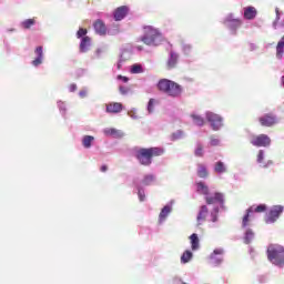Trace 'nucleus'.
Returning <instances> with one entry per match:
<instances>
[{
    "instance_id": "nucleus-1",
    "label": "nucleus",
    "mask_w": 284,
    "mask_h": 284,
    "mask_svg": "<svg viewBox=\"0 0 284 284\" xmlns=\"http://www.w3.org/2000/svg\"><path fill=\"white\" fill-rule=\"evenodd\" d=\"M156 88L160 92L166 94V97H172L173 99H176L183 94V87L170 79H160Z\"/></svg>"
},
{
    "instance_id": "nucleus-2",
    "label": "nucleus",
    "mask_w": 284,
    "mask_h": 284,
    "mask_svg": "<svg viewBox=\"0 0 284 284\" xmlns=\"http://www.w3.org/2000/svg\"><path fill=\"white\" fill-rule=\"evenodd\" d=\"M161 155H163V149L161 148H142L135 152V159H138L141 165L145 166L152 165V159Z\"/></svg>"
},
{
    "instance_id": "nucleus-3",
    "label": "nucleus",
    "mask_w": 284,
    "mask_h": 284,
    "mask_svg": "<svg viewBox=\"0 0 284 284\" xmlns=\"http://www.w3.org/2000/svg\"><path fill=\"white\" fill-rule=\"evenodd\" d=\"M161 32L152 26L144 27V34L140 38V41L145 45H159L161 43Z\"/></svg>"
},
{
    "instance_id": "nucleus-4",
    "label": "nucleus",
    "mask_w": 284,
    "mask_h": 284,
    "mask_svg": "<svg viewBox=\"0 0 284 284\" xmlns=\"http://www.w3.org/2000/svg\"><path fill=\"white\" fill-rule=\"evenodd\" d=\"M267 258L273 265L284 267V247L280 245H270L267 248Z\"/></svg>"
},
{
    "instance_id": "nucleus-5",
    "label": "nucleus",
    "mask_w": 284,
    "mask_h": 284,
    "mask_svg": "<svg viewBox=\"0 0 284 284\" xmlns=\"http://www.w3.org/2000/svg\"><path fill=\"white\" fill-rule=\"evenodd\" d=\"M250 143L255 148H267L271 145L272 139L267 134L252 135Z\"/></svg>"
},
{
    "instance_id": "nucleus-6",
    "label": "nucleus",
    "mask_w": 284,
    "mask_h": 284,
    "mask_svg": "<svg viewBox=\"0 0 284 284\" xmlns=\"http://www.w3.org/2000/svg\"><path fill=\"white\" fill-rule=\"evenodd\" d=\"M283 205H274L266 214L265 223H276V221H278V216L283 214Z\"/></svg>"
},
{
    "instance_id": "nucleus-7",
    "label": "nucleus",
    "mask_w": 284,
    "mask_h": 284,
    "mask_svg": "<svg viewBox=\"0 0 284 284\" xmlns=\"http://www.w3.org/2000/svg\"><path fill=\"white\" fill-rule=\"evenodd\" d=\"M206 121L211 123L212 130H221L223 128V118L214 112L206 113Z\"/></svg>"
},
{
    "instance_id": "nucleus-8",
    "label": "nucleus",
    "mask_w": 284,
    "mask_h": 284,
    "mask_svg": "<svg viewBox=\"0 0 284 284\" xmlns=\"http://www.w3.org/2000/svg\"><path fill=\"white\" fill-rule=\"evenodd\" d=\"M258 122L262 128H273V125H276V123H278V119H276V115H274V113H266L258 118Z\"/></svg>"
},
{
    "instance_id": "nucleus-9",
    "label": "nucleus",
    "mask_w": 284,
    "mask_h": 284,
    "mask_svg": "<svg viewBox=\"0 0 284 284\" xmlns=\"http://www.w3.org/2000/svg\"><path fill=\"white\" fill-rule=\"evenodd\" d=\"M224 23L230 28V30H233L234 32L239 30L240 26H243V21L239 18H235L234 14H229L225 18Z\"/></svg>"
},
{
    "instance_id": "nucleus-10",
    "label": "nucleus",
    "mask_w": 284,
    "mask_h": 284,
    "mask_svg": "<svg viewBox=\"0 0 284 284\" xmlns=\"http://www.w3.org/2000/svg\"><path fill=\"white\" fill-rule=\"evenodd\" d=\"M205 201L207 205H214L215 203H219V205H224L225 203V195L221 192H215L214 195H206Z\"/></svg>"
},
{
    "instance_id": "nucleus-11",
    "label": "nucleus",
    "mask_w": 284,
    "mask_h": 284,
    "mask_svg": "<svg viewBox=\"0 0 284 284\" xmlns=\"http://www.w3.org/2000/svg\"><path fill=\"white\" fill-rule=\"evenodd\" d=\"M178 64H179V55L176 52L171 51L170 57L166 60L165 68L166 70H174V68H176Z\"/></svg>"
},
{
    "instance_id": "nucleus-12",
    "label": "nucleus",
    "mask_w": 284,
    "mask_h": 284,
    "mask_svg": "<svg viewBox=\"0 0 284 284\" xmlns=\"http://www.w3.org/2000/svg\"><path fill=\"white\" fill-rule=\"evenodd\" d=\"M93 28L97 34H100V37H104V34H108V27H105V22H103V20L101 19H98L93 23Z\"/></svg>"
},
{
    "instance_id": "nucleus-13",
    "label": "nucleus",
    "mask_w": 284,
    "mask_h": 284,
    "mask_svg": "<svg viewBox=\"0 0 284 284\" xmlns=\"http://www.w3.org/2000/svg\"><path fill=\"white\" fill-rule=\"evenodd\" d=\"M129 11H130V9L126 6H122V7H119L118 9H115V11H114L115 21H122V19H125Z\"/></svg>"
},
{
    "instance_id": "nucleus-14",
    "label": "nucleus",
    "mask_w": 284,
    "mask_h": 284,
    "mask_svg": "<svg viewBox=\"0 0 284 284\" xmlns=\"http://www.w3.org/2000/svg\"><path fill=\"white\" fill-rule=\"evenodd\" d=\"M207 214H210L207 205H202L196 216L197 225L204 223V221L207 219Z\"/></svg>"
},
{
    "instance_id": "nucleus-15",
    "label": "nucleus",
    "mask_w": 284,
    "mask_h": 284,
    "mask_svg": "<svg viewBox=\"0 0 284 284\" xmlns=\"http://www.w3.org/2000/svg\"><path fill=\"white\" fill-rule=\"evenodd\" d=\"M258 14V11L254 7H245L244 8V19L247 21H252L256 19V16Z\"/></svg>"
},
{
    "instance_id": "nucleus-16",
    "label": "nucleus",
    "mask_w": 284,
    "mask_h": 284,
    "mask_svg": "<svg viewBox=\"0 0 284 284\" xmlns=\"http://www.w3.org/2000/svg\"><path fill=\"white\" fill-rule=\"evenodd\" d=\"M34 53L37 58L32 61V65L37 68L43 63V47H37Z\"/></svg>"
},
{
    "instance_id": "nucleus-17",
    "label": "nucleus",
    "mask_w": 284,
    "mask_h": 284,
    "mask_svg": "<svg viewBox=\"0 0 284 284\" xmlns=\"http://www.w3.org/2000/svg\"><path fill=\"white\" fill-rule=\"evenodd\" d=\"M123 110V104L119 102H112L106 104V112L111 114H119Z\"/></svg>"
},
{
    "instance_id": "nucleus-18",
    "label": "nucleus",
    "mask_w": 284,
    "mask_h": 284,
    "mask_svg": "<svg viewBox=\"0 0 284 284\" xmlns=\"http://www.w3.org/2000/svg\"><path fill=\"white\" fill-rule=\"evenodd\" d=\"M190 241H191V250H193V252H195V250H199V247H201L199 235L196 233H193L190 236Z\"/></svg>"
},
{
    "instance_id": "nucleus-19",
    "label": "nucleus",
    "mask_w": 284,
    "mask_h": 284,
    "mask_svg": "<svg viewBox=\"0 0 284 284\" xmlns=\"http://www.w3.org/2000/svg\"><path fill=\"white\" fill-rule=\"evenodd\" d=\"M283 54H284V37H282V39L277 42V45H276L277 59H283Z\"/></svg>"
},
{
    "instance_id": "nucleus-20",
    "label": "nucleus",
    "mask_w": 284,
    "mask_h": 284,
    "mask_svg": "<svg viewBox=\"0 0 284 284\" xmlns=\"http://www.w3.org/2000/svg\"><path fill=\"white\" fill-rule=\"evenodd\" d=\"M223 254H224L223 248H216L213 251L210 258H211V261H214L215 263H221V258L217 256H223Z\"/></svg>"
},
{
    "instance_id": "nucleus-21",
    "label": "nucleus",
    "mask_w": 284,
    "mask_h": 284,
    "mask_svg": "<svg viewBox=\"0 0 284 284\" xmlns=\"http://www.w3.org/2000/svg\"><path fill=\"white\" fill-rule=\"evenodd\" d=\"M197 192L200 194H203L204 196H210V187L207 185H205V183L203 182H199L197 184Z\"/></svg>"
},
{
    "instance_id": "nucleus-22",
    "label": "nucleus",
    "mask_w": 284,
    "mask_h": 284,
    "mask_svg": "<svg viewBox=\"0 0 284 284\" xmlns=\"http://www.w3.org/2000/svg\"><path fill=\"white\" fill-rule=\"evenodd\" d=\"M90 48V37H83L80 43V52H87Z\"/></svg>"
},
{
    "instance_id": "nucleus-23",
    "label": "nucleus",
    "mask_w": 284,
    "mask_h": 284,
    "mask_svg": "<svg viewBox=\"0 0 284 284\" xmlns=\"http://www.w3.org/2000/svg\"><path fill=\"white\" fill-rule=\"evenodd\" d=\"M94 142V136L92 135H85L83 139H82V145L83 148H85L87 150L92 148V143Z\"/></svg>"
},
{
    "instance_id": "nucleus-24",
    "label": "nucleus",
    "mask_w": 284,
    "mask_h": 284,
    "mask_svg": "<svg viewBox=\"0 0 284 284\" xmlns=\"http://www.w3.org/2000/svg\"><path fill=\"white\" fill-rule=\"evenodd\" d=\"M170 212H172V209H170V206H164L162 209V211L160 212V215H159L160 223H163V221L165 219H168V215L170 214Z\"/></svg>"
},
{
    "instance_id": "nucleus-25",
    "label": "nucleus",
    "mask_w": 284,
    "mask_h": 284,
    "mask_svg": "<svg viewBox=\"0 0 284 284\" xmlns=\"http://www.w3.org/2000/svg\"><path fill=\"white\" fill-rule=\"evenodd\" d=\"M265 210H267V206L265 204H260L257 206L248 207V212H251V214L254 212L261 214V213L265 212Z\"/></svg>"
},
{
    "instance_id": "nucleus-26",
    "label": "nucleus",
    "mask_w": 284,
    "mask_h": 284,
    "mask_svg": "<svg viewBox=\"0 0 284 284\" xmlns=\"http://www.w3.org/2000/svg\"><path fill=\"white\" fill-rule=\"evenodd\" d=\"M214 170L217 174H223L227 172V169L225 168V164L222 161L215 163Z\"/></svg>"
},
{
    "instance_id": "nucleus-27",
    "label": "nucleus",
    "mask_w": 284,
    "mask_h": 284,
    "mask_svg": "<svg viewBox=\"0 0 284 284\" xmlns=\"http://www.w3.org/2000/svg\"><path fill=\"white\" fill-rule=\"evenodd\" d=\"M191 118L193 119V122L200 128L205 125V119H203L201 115L191 114Z\"/></svg>"
},
{
    "instance_id": "nucleus-28",
    "label": "nucleus",
    "mask_w": 284,
    "mask_h": 284,
    "mask_svg": "<svg viewBox=\"0 0 284 284\" xmlns=\"http://www.w3.org/2000/svg\"><path fill=\"white\" fill-rule=\"evenodd\" d=\"M207 174L209 173H207V169L205 168V165L199 164L197 176H200V179H206Z\"/></svg>"
},
{
    "instance_id": "nucleus-29",
    "label": "nucleus",
    "mask_w": 284,
    "mask_h": 284,
    "mask_svg": "<svg viewBox=\"0 0 284 284\" xmlns=\"http://www.w3.org/2000/svg\"><path fill=\"white\" fill-rule=\"evenodd\" d=\"M192 251H185L181 256V263H190V261H192Z\"/></svg>"
},
{
    "instance_id": "nucleus-30",
    "label": "nucleus",
    "mask_w": 284,
    "mask_h": 284,
    "mask_svg": "<svg viewBox=\"0 0 284 284\" xmlns=\"http://www.w3.org/2000/svg\"><path fill=\"white\" fill-rule=\"evenodd\" d=\"M131 74H143V65L141 64H133L130 70Z\"/></svg>"
},
{
    "instance_id": "nucleus-31",
    "label": "nucleus",
    "mask_w": 284,
    "mask_h": 284,
    "mask_svg": "<svg viewBox=\"0 0 284 284\" xmlns=\"http://www.w3.org/2000/svg\"><path fill=\"white\" fill-rule=\"evenodd\" d=\"M252 241H254V232H252V230H247L244 236V243H246V245H250Z\"/></svg>"
},
{
    "instance_id": "nucleus-32",
    "label": "nucleus",
    "mask_w": 284,
    "mask_h": 284,
    "mask_svg": "<svg viewBox=\"0 0 284 284\" xmlns=\"http://www.w3.org/2000/svg\"><path fill=\"white\" fill-rule=\"evenodd\" d=\"M142 183L143 185H152L154 183V175L153 174L144 175Z\"/></svg>"
},
{
    "instance_id": "nucleus-33",
    "label": "nucleus",
    "mask_w": 284,
    "mask_h": 284,
    "mask_svg": "<svg viewBox=\"0 0 284 284\" xmlns=\"http://www.w3.org/2000/svg\"><path fill=\"white\" fill-rule=\"evenodd\" d=\"M34 23H37V20L27 19L22 22V28H24V30H30L31 26H34Z\"/></svg>"
},
{
    "instance_id": "nucleus-34",
    "label": "nucleus",
    "mask_w": 284,
    "mask_h": 284,
    "mask_svg": "<svg viewBox=\"0 0 284 284\" xmlns=\"http://www.w3.org/2000/svg\"><path fill=\"white\" fill-rule=\"evenodd\" d=\"M250 214H252V212L247 209L246 214L242 219V227H247V225H250Z\"/></svg>"
},
{
    "instance_id": "nucleus-35",
    "label": "nucleus",
    "mask_w": 284,
    "mask_h": 284,
    "mask_svg": "<svg viewBox=\"0 0 284 284\" xmlns=\"http://www.w3.org/2000/svg\"><path fill=\"white\" fill-rule=\"evenodd\" d=\"M104 134H106V136H119L120 132L116 129H105Z\"/></svg>"
},
{
    "instance_id": "nucleus-36",
    "label": "nucleus",
    "mask_w": 284,
    "mask_h": 284,
    "mask_svg": "<svg viewBox=\"0 0 284 284\" xmlns=\"http://www.w3.org/2000/svg\"><path fill=\"white\" fill-rule=\"evenodd\" d=\"M156 105V100L150 99L148 104V112L152 114L154 112V106Z\"/></svg>"
},
{
    "instance_id": "nucleus-37",
    "label": "nucleus",
    "mask_w": 284,
    "mask_h": 284,
    "mask_svg": "<svg viewBox=\"0 0 284 284\" xmlns=\"http://www.w3.org/2000/svg\"><path fill=\"white\" fill-rule=\"evenodd\" d=\"M264 159H265V153L263 152V150H260L256 159L257 163H263Z\"/></svg>"
},
{
    "instance_id": "nucleus-38",
    "label": "nucleus",
    "mask_w": 284,
    "mask_h": 284,
    "mask_svg": "<svg viewBox=\"0 0 284 284\" xmlns=\"http://www.w3.org/2000/svg\"><path fill=\"white\" fill-rule=\"evenodd\" d=\"M87 34H88V30L83 28L79 29L77 32L78 39H81V37H85Z\"/></svg>"
},
{
    "instance_id": "nucleus-39",
    "label": "nucleus",
    "mask_w": 284,
    "mask_h": 284,
    "mask_svg": "<svg viewBox=\"0 0 284 284\" xmlns=\"http://www.w3.org/2000/svg\"><path fill=\"white\" fill-rule=\"evenodd\" d=\"M195 156H203V145L202 144H197V146L195 149Z\"/></svg>"
},
{
    "instance_id": "nucleus-40",
    "label": "nucleus",
    "mask_w": 284,
    "mask_h": 284,
    "mask_svg": "<svg viewBox=\"0 0 284 284\" xmlns=\"http://www.w3.org/2000/svg\"><path fill=\"white\" fill-rule=\"evenodd\" d=\"M221 141L216 136H211V145L216 146Z\"/></svg>"
},
{
    "instance_id": "nucleus-41",
    "label": "nucleus",
    "mask_w": 284,
    "mask_h": 284,
    "mask_svg": "<svg viewBox=\"0 0 284 284\" xmlns=\"http://www.w3.org/2000/svg\"><path fill=\"white\" fill-rule=\"evenodd\" d=\"M138 196H139L140 201H145V193L143 191L139 190Z\"/></svg>"
},
{
    "instance_id": "nucleus-42",
    "label": "nucleus",
    "mask_w": 284,
    "mask_h": 284,
    "mask_svg": "<svg viewBox=\"0 0 284 284\" xmlns=\"http://www.w3.org/2000/svg\"><path fill=\"white\" fill-rule=\"evenodd\" d=\"M181 136H183L182 131H178L176 133H173V135H172L173 139H181Z\"/></svg>"
},
{
    "instance_id": "nucleus-43",
    "label": "nucleus",
    "mask_w": 284,
    "mask_h": 284,
    "mask_svg": "<svg viewBox=\"0 0 284 284\" xmlns=\"http://www.w3.org/2000/svg\"><path fill=\"white\" fill-rule=\"evenodd\" d=\"M119 81H123V83H128V81H130V79L128 77H123V75H118Z\"/></svg>"
},
{
    "instance_id": "nucleus-44",
    "label": "nucleus",
    "mask_w": 284,
    "mask_h": 284,
    "mask_svg": "<svg viewBox=\"0 0 284 284\" xmlns=\"http://www.w3.org/2000/svg\"><path fill=\"white\" fill-rule=\"evenodd\" d=\"M69 91L70 92H77V84L72 83L69 85Z\"/></svg>"
},
{
    "instance_id": "nucleus-45",
    "label": "nucleus",
    "mask_w": 284,
    "mask_h": 284,
    "mask_svg": "<svg viewBox=\"0 0 284 284\" xmlns=\"http://www.w3.org/2000/svg\"><path fill=\"white\" fill-rule=\"evenodd\" d=\"M120 92H121V94H128V88L120 87Z\"/></svg>"
},
{
    "instance_id": "nucleus-46",
    "label": "nucleus",
    "mask_w": 284,
    "mask_h": 284,
    "mask_svg": "<svg viewBox=\"0 0 284 284\" xmlns=\"http://www.w3.org/2000/svg\"><path fill=\"white\" fill-rule=\"evenodd\" d=\"M80 97H81V99H85V97H88V91H80Z\"/></svg>"
},
{
    "instance_id": "nucleus-47",
    "label": "nucleus",
    "mask_w": 284,
    "mask_h": 284,
    "mask_svg": "<svg viewBox=\"0 0 284 284\" xmlns=\"http://www.w3.org/2000/svg\"><path fill=\"white\" fill-rule=\"evenodd\" d=\"M100 170H101V172H108V165H105V164L102 165Z\"/></svg>"
},
{
    "instance_id": "nucleus-48",
    "label": "nucleus",
    "mask_w": 284,
    "mask_h": 284,
    "mask_svg": "<svg viewBox=\"0 0 284 284\" xmlns=\"http://www.w3.org/2000/svg\"><path fill=\"white\" fill-rule=\"evenodd\" d=\"M268 165H272V161H268L267 163L262 164L261 168H267Z\"/></svg>"
},
{
    "instance_id": "nucleus-49",
    "label": "nucleus",
    "mask_w": 284,
    "mask_h": 284,
    "mask_svg": "<svg viewBox=\"0 0 284 284\" xmlns=\"http://www.w3.org/2000/svg\"><path fill=\"white\" fill-rule=\"evenodd\" d=\"M216 221H219V217L216 215H213L212 222L216 223Z\"/></svg>"
},
{
    "instance_id": "nucleus-50",
    "label": "nucleus",
    "mask_w": 284,
    "mask_h": 284,
    "mask_svg": "<svg viewBox=\"0 0 284 284\" xmlns=\"http://www.w3.org/2000/svg\"><path fill=\"white\" fill-rule=\"evenodd\" d=\"M184 50H185V51L190 50V45H185V47H184Z\"/></svg>"
},
{
    "instance_id": "nucleus-51",
    "label": "nucleus",
    "mask_w": 284,
    "mask_h": 284,
    "mask_svg": "<svg viewBox=\"0 0 284 284\" xmlns=\"http://www.w3.org/2000/svg\"><path fill=\"white\" fill-rule=\"evenodd\" d=\"M118 70H121V64H118Z\"/></svg>"
}]
</instances>
